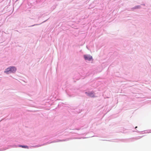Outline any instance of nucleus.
Here are the masks:
<instances>
[{
  "label": "nucleus",
  "instance_id": "obj_1",
  "mask_svg": "<svg viewBox=\"0 0 151 151\" xmlns=\"http://www.w3.org/2000/svg\"><path fill=\"white\" fill-rule=\"evenodd\" d=\"M17 69L14 67H10L6 68L4 71V72L7 73L8 72L14 73L16 71Z\"/></svg>",
  "mask_w": 151,
  "mask_h": 151
},
{
  "label": "nucleus",
  "instance_id": "obj_2",
  "mask_svg": "<svg viewBox=\"0 0 151 151\" xmlns=\"http://www.w3.org/2000/svg\"><path fill=\"white\" fill-rule=\"evenodd\" d=\"M85 93L90 97H95L94 94L93 92H86Z\"/></svg>",
  "mask_w": 151,
  "mask_h": 151
},
{
  "label": "nucleus",
  "instance_id": "obj_3",
  "mask_svg": "<svg viewBox=\"0 0 151 151\" xmlns=\"http://www.w3.org/2000/svg\"><path fill=\"white\" fill-rule=\"evenodd\" d=\"M84 57L86 60L89 61L92 59V57L90 55H84Z\"/></svg>",
  "mask_w": 151,
  "mask_h": 151
},
{
  "label": "nucleus",
  "instance_id": "obj_4",
  "mask_svg": "<svg viewBox=\"0 0 151 151\" xmlns=\"http://www.w3.org/2000/svg\"><path fill=\"white\" fill-rule=\"evenodd\" d=\"M141 8V6L140 5H137L134 7L131 8V10H128L129 11H133L135 9H139Z\"/></svg>",
  "mask_w": 151,
  "mask_h": 151
},
{
  "label": "nucleus",
  "instance_id": "obj_5",
  "mask_svg": "<svg viewBox=\"0 0 151 151\" xmlns=\"http://www.w3.org/2000/svg\"><path fill=\"white\" fill-rule=\"evenodd\" d=\"M19 147H21L23 148H28V146H27L20 145V146H19Z\"/></svg>",
  "mask_w": 151,
  "mask_h": 151
},
{
  "label": "nucleus",
  "instance_id": "obj_6",
  "mask_svg": "<svg viewBox=\"0 0 151 151\" xmlns=\"http://www.w3.org/2000/svg\"><path fill=\"white\" fill-rule=\"evenodd\" d=\"M40 24H34L33 25H32L31 26H29V27H33V26H35L38 25H40Z\"/></svg>",
  "mask_w": 151,
  "mask_h": 151
},
{
  "label": "nucleus",
  "instance_id": "obj_7",
  "mask_svg": "<svg viewBox=\"0 0 151 151\" xmlns=\"http://www.w3.org/2000/svg\"><path fill=\"white\" fill-rule=\"evenodd\" d=\"M142 5L145 6V4H142Z\"/></svg>",
  "mask_w": 151,
  "mask_h": 151
},
{
  "label": "nucleus",
  "instance_id": "obj_8",
  "mask_svg": "<svg viewBox=\"0 0 151 151\" xmlns=\"http://www.w3.org/2000/svg\"><path fill=\"white\" fill-rule=\"evenodd\" d=\"M47 20H46L45 21H44V22H43H43H45L46 21H47Z\"/></svg>",
  "mask_w": 151,
  "mask_h": 151
},
{
  "label": "nucleus",
  "instance_id": "obj_9",
  "mask_svg": "<svg viewBox=\"0 0 151 151\" xmlns=\"http://www.w3.org/2000/svg\"><path fill=\"white\" fill-rule=\"evenodd\" d=\"M137 128V127H135V128Z\"/></svg>",
  "mask_w": 151,
  "mask_h": 151
}]
</instances>
